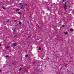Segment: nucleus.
Returning a JSON list of instances; mask_svg holds the SVG:
<instances>
[{
  "mask_svg": "<svg viewBox=\"0 0 74 74\" xmlns=\"http://www.w3.org/2000/svg\"><path fill=\"white\" fill-rule=\"evenodd\" d=\"M19 4H20L21 5V8L22 9H23V4L22 3H19Z\"/></svg>",
  "mask_w": 74,
  "mask_h": 74,
  "instance_id": "nucleus-1",
  "label": "nucleus"
},
{
  "mask_svg": "<svg viewBox=\"0 0 74 74\" xmlns=\"http://www.w3.org/2000/svg\"><path fill=\"white\" fill-rule=\"evenodd\" d=\"M66 3H65L64 5V9L65 10H66Z\"/></svg>",
  "mask_w": 74,
  "mask_h": 74,
  "instance_id": "nucleus-2",
  "label": "nucleus"
},
{
  "mask_svg": "<svg viewBox=\"0 0 74 74\" xmlns=\"http://www.w3.org/2000/svg\"><path fill=\"white\" fill-rule=\"evenodd\" d=\"M64 33H65V34L66 36H67L68 35V34L67 33V32H64Z\"/></svg>",
  "mask_w": 74,
  "mask_h": 74,
  "instance_id": "nucleus-3",
  "label": "nucleus"
},
{
  "mask_svg": "<svg viewBox=\"0 0 74 74\" xmlns=\"http://www.w3.org/2000/svg\"><path fill=\"white\" fill-rule=\"evenodd\" d=\"M70 31L71 32H73V29H70Z\"/></svg>",
  "mask_w": 74,
  "mask_h": 74,
  "instance_id": "nucleus-4",
  "label": "nucleus"
},
{
  "mask_svg": "<svg viewBox=\"0 0 74 74\" xmlns=\"http://www.w3.org/2000/svg\"><path fill=\"white\" fill-rule=\"evenodd\" d=\"M16 43H14L13 44V46H16Z\"/></svg>",
  "mask_w": 74,
  "mask_h": 74,
  "instance_id": "nucleus-5",
  "label": "nucleus"
},
{
  "mask_svg": "<svg viewBox=\"0 0 74 74\" xmlns=\"http://www.w3.org/2000/svg\"><path fill=\"white\" fill-rule=\"evenodd\" d=\"M38 50H41V47H39L38 48Z\"/></svg>",
  "mask_w": 74,
  "mask_h": 74,
  "instance_id": "nucleus-6",
  "label": "nucleus"
},
{
  "mask_svg": "<svg viewBox=\"0 0 74 74\" xmlns=\"http://www.w3.org/2000/svg\"><path fill=\"white\" fill-rule=\"evenodd\" d=\"M20 10L18 9H17L16 10V11H19Z\"/></svg>",
  "mask_w": 74,
  "mask_h": 74,
  "instance_id": "nucleus-7",
  "label": "nucleus"
},
{
  "mask_svg": "<svg viewBox=\"0 0 74 74\" xmlns=\"http://www.w3.org/2000/svg\"><path fill=\"white\" fill-rule=\"evenodd\" d=\"M25 57L26 58H27L28 57V55H25Z\"/></svg>",
  "mask_w": 74,
  "mask_h": 74,
  "instance_id": "nucleus-8",
  "label": "nucleus"
},
{
  "mask_svg": "<svg viewBox=\"0 0 74 74\" xmlns=\"http://www.w3.org/2000/svg\"><path fill=\"white\" fill-rule=\"evenodd\" d=\"M9 48V47H8V46H7L6 47V49H8V48Z\"/></svg>",
  "mask_w": 74,
  "mask_h": 74,
  "instance_id": "nucleus-9",
  "label": "nucleus"
},
{
  "mask_svg": "<svg viewBox=\"0 0 74 74\" xmlns=\"http://www.w3.org/2000/svg\"><path fill=\"white\" fill-rule=\"evenodd\" d=\"M5 57H6V58H8V57H9V56H5Z\"/></svg>",
  "mask_w": 74,
  "mask_h": 74,
  "instance_id": "nucleus-10",
  "label": "nucleus"
},
{
  "mask_svg": "<svg viewBox=\"0 0 74 74\" xmlns=\"http://www.w3.org/2000/svg\"><path fill=\"white\" fill-rule=\"evenodd\" d=\"M18 24L20 25V24H21V22H19L18 23Z\"/></svg>",
  "mask_w": 74,
  "mask_h": 74,
  "instance_id": "nucleus-11",
  "label": "nucleus"
},
{
  "mask_svg": "<svg viewBox=\"0 0 74 74\" xmlns=\"http://www.w3.org/2000/svg\"><path fill=\"white\" fill-rule=\"evenodd\" d=\"M2 8H3V9H4V10H5V8H4L3 7H2Z\"/></svg>",
  "mask_w": 74,
  "mask_h": 74,
  "instance_id": "nucleus-12",
  "label": "nucleus"
},
{
  "mask_svg": "<svg viewBox=\"0 0 74 74\" xmlns=\"http://www.w3.org/2000/svg\"><path fill=\"white\" fill-rule=\"evenodd\" d=\"M65 1V0H62V2H64V1Z\"/></svg>",
  "mask_w": 74,
  "mask_h": 74,
  "instance_id": "nucleus-13",
  "label": "nucleus"
},
{
  "mask_svg": "<svg viewBox=\"0 0 74 74\" xmlns=\"http://www.w3.org/2000/svg\"><path fill=\"white\" fill-rule=\"evenodd\" d=\"M21 68H20V69H19V71H21Z\"/></svg>",
  "mask_w": 74,
  "mask_h": 74,
  "instance_id": "nucleus-14",
  "label": "nucleus"
},
{
  "mask_svg": "<svg viewBox=\"0 0 74 74\" xmlns=\"http://www.w3.org/2000/svg\"><path fill=\"white\" fill-rule=\"evenodd\" d=\"M18 14H21V13L20 12H18Z\"/></svg>",
  "mask_w": 74,
  "mask_h": 74,
  "instance_id": "nucleus-15",
  "label": "nucleus"
},
{
  "mask_svg": "<svg viewBox=\"0 0 74 74\" xmlns=\"http://www.w3.org/2000/svg\"><path fill=\"white\" fill-rule=\"evenodd\" d=\"M16 35H15L14 36V37H16Z\"/></svg>",
  "mask_w": 74,
  "mask_h": 74,
  "instance_id": "nucleus-16",
  "label": "nucleus"
},
{
  "mask_svg": "<svg viewBox=\"0 0 74 74\" xmlns=\"http://www.w3.org/2000/svg\"><path fill=\"white\" fill-rule=\"evenodd\" d=\"M65 26V25H62V27H64Z\"/></svg>",
  "mask_w": 74,
  "mask_h": 74,
  "instance_id": "nucleus-17",
  "label": "nucleus"
},
{
  "mask_svg": "<svg viewBox=\"0 0 74 74\" xmlns=\"http://www.w3.org/2000/svg\"><path fill=\"white\" fill-rule=\"evenodd\" d=\"M9 20H8L6 21V22H9Z\"/></svg>",
  "mask_w": 74,
  "mask_h": 74,
  "instance_id": "nucleus-18",
  "label": "nucleus"
},
{
  "mask_svg": "<svg viewBox=\"0 0 74 74\" xmlns=\"http://www.w3.org/2000/svg\"><path fill=\"white\" fill-rule=\"evenodd\" d=\"M28 38H30V36H28Z\"/></svg>",
  "mask_w": 74,
  "mask_h": 74,
  "instance_id": "nucleus-19",
  "label": "nucleus"
},
{
  "mask_svg": "<svg viewBox=\"0 0 74 74\" xmlns=\"http://www.w3.org/2000/svg\"><path fill=\"white\" fill-rule=\"evenodd\" d=\"M25 5L27 6V4H25Z\"/></svg>",
  "mask_w": 74,
  "mask_h": 74,
  "instance_id": "nucleus-20",
  "label": "nucleus"
},
{
  "mask_svg": "<svg viewBox=\"0 0 74 74\" xmlns=\"http://www.w3.org/2000/svg\"><path fill=\"white\" fill-rule=\"evenodd\" d=\"M16 30L15 29L14 30V32H15Z\"/></svg>",
  "mask_w": 74,
  "mask_h": 74,
  "instance_id": "nucleus-21",
  "label": "nucleus"
},
{
  "mask_svg": "<svg viewBox=\"0 0 74 74\" xmlns=\"http://www.w3.org/2000/svg\"><path fill=\"white\" fill-rule=\"evenodd\" d=\"M0 46H1V44H0Z\"/></svg>",
  "mask_w": 74,
  "mask_h": 74,
  "instance_id": "nucleus-22",
  "label": "nucleus"
},
{
  "mask_svg": "<svg viewBox=\"0 0 74 74\" xmlns=\"http://www.w3.org/2000/svg\"><path fill=\"white\" fill-rule=\"evenodd\" d=\"M1 70H0V72H1Z\"/></svg>",
  "mask_w": 74,
  "mask_h": 74,
  "instance_id": "nucleus-23",
  "label": "nucleus"
},
{
  "mask_svg": "<svg viewBox=\"0 0 74 74\" xmlns=\"http://www.w3.org/2000/svg\"><path fill=\"white\" fill-rule=\"evenodd\" d=\"M54 4H55V3H54Z\"/></svg>",
  "mask_w": 74,
  "mask_h": 74,
  "instance_id": "nucleus-24",
  "label": "nucleus"
}]
</instances>
